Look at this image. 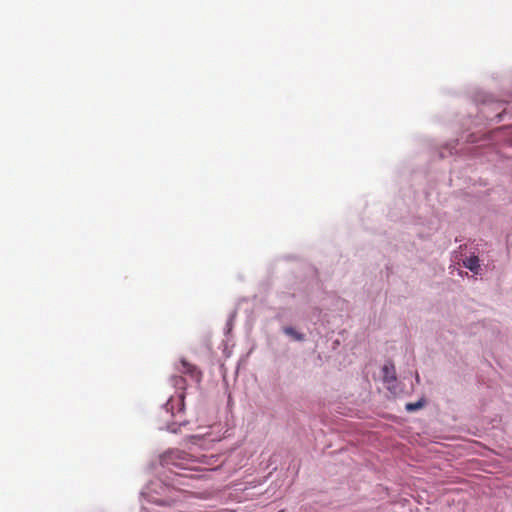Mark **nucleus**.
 I'll list each match as a JSON object with an SVG mask.
<instances>
[{"label":"nucleus","instance_id":"6","mask_svg":"<svg viewBox=\"0 0 512 512\" xmlns=\"http://www.w3.org/2000/svg\"><path fill=\"white\" fill-rule=\"evenodd\" d=\"M422 405H423V404H422L420 401H419V402H416V403H408V404L406 405V409H407L408 411H415V410H417V409L421 408V407H422Z\"/></svg>","mask_w":512,"mask_h":512},{"label":"nucleus","instance_id":"5","mask_svg":"<svg viewBox=\"0 0 512 512\" xmlns=\"http://www.w3.org/2000/svg\"><path fill=\"white\" fill-rule=\"evenodd\" d=\"M383 372H384V380L385 381H391V380H395L396 377H395V371H394V367L393 366H388V365H385L383 367Z\"/></svg>","mask_w":512,"mask_h":512},{"label":"nucleus","instance_id":"1","mask_svg":"<svg viewBox=\"0 0 512 512\" xmlns=\"http://www.w3.org/2000/svg\"><path fill=\"white\" fill-rule=\"evenodd\" d=\"M218 458L215 455L193 456L179 449L169 450L161 456V463L167 468H179L183 470L212 469Z\"/></svg>","mask_w":512,"mask_h":512},{"label":"nucleus","instance_id":"2","mask_svg":"<svg viewBox=\"0 0 512 512\" xmlns=\"http://www.w3.org/2000/svg\"><path fill=\"white\" fill-rule=\"evenodd\" d=\"M171 383L172 385L178 390L176 395L171 396L168 401L164 405V409L167 413H171V416L174 418L179 417V419H176V423H181V414L184 411V398L185 393L184 390L186 389V380L183 376H172L171 377Z\"/></svg>","mask_w":512,"mask_h":512},{"label":"nucleus","instance_id":"3","mask_svg":"<svg viewBox=\"0 0 512 512\" xmlns=\"http://www.w3.org/2000/svg\"><path fill=\"white\" fill-rule=\"evenodd\" d=\"M182 374L188 375L195 383H200L202 379V372L193 364L186 360L180 361V368L178 369Z\"/></svg>","mask_w":512,"mask_h":512},{"label":"nucleus","instance_id":"7","mask_svg":"<svg viewBox=\"0 0 512 512\" xmlns=\"http://www.w3.org/2000/svg\"><path fill=\"white\" fill-rule=\"evenodd\" d=\"M285 333L294 336L298 340H302L303 338L301 335L297 334L291 327L285 328Z\"/></svg>","mask_w":512,"mask_h":512},{"label":"nucleus","instance_id":"4","mask_svg":"<svg viewBox=\"0 0 512 512\" xmlns=\"http://www.w3.org/2000/svg\"><path fill=\"white\" fill-rule=\"evenodd\" d=\"M464 266L472 272L477 273L480 268L479 259L476 256L470 257L463 262Z\"/></svg>","mask_w":512,"mask_h":512}]
</instances>
